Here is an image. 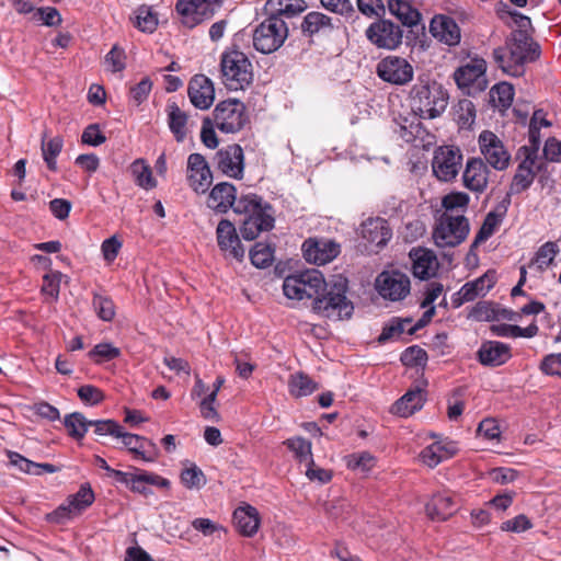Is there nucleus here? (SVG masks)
<instances>
[{
	"mask_svg": "<svg viewBox=\"0 0 561 561\" xmlns=\"http://www.w3.org/2000/svg\"><path fill=\"white\" fill-rule=\"evenodd\" d=\"M287 36L285 20L267 14L253 32V46L262 54H272L283 46Z\"/></svg>",
	"mask_w": 561,
	"mask_h": 561,
	"instance_id": "nucleus-6",
	"label": "nucleus"
},
{
	"mask_svg": "<svg viewBox=\"0 0 561 561\" xmlns=\"http://www.w3.org/2000/svg\"><path fill=\"white\" fill-rule=\"evenodd\" d=\"M214 163L222 174L241 180L244 175V153L238 144L220 148L214 157Z\"/></svg>",
	"mask_w": 561,
	"mask_h": 561,
	"instance_id": "nucleus-13",
	"label": "nucleus"
},
{
	"mask_svg": "<svg viewBox=\"0 0 561 561\" xmlns=\"http://www.w3.org/2000/svg\"><path fill=\"white\" fill-rule=\"evenodd\" d=\"M117 483L124 484L134 493H139L144 496L152 494L150 485L159 489H169L171 485L170 480L144 469L131 467L130 471H122L116 473Z\"/></svg>",
	"mask_w": 561,
	"mask_h": 561,
	"instance_id": "nucleus-8",
	"label": "nucleus"
},
{
	"mask_svg": "<svg viewBox=\"0 0 561 561\" xmlns=\"http://www.w3.org/2000/svg\"><path fill=\"white\" fill-rule=\"evenodd\" d=\"M541 49L533 35L512 32L504 47L493 50V59L503 72L519 77L524 73V65L539 59Z\"/></svg>",
	"mask_w": 561,
	"mask_h": 561,
	"instance_id": "nucleus-1",
	"label": "nucleus"
},
{
	"mask_svg": "<svg viewBox=\"0 0 561 561\" xmlns=\"http://www.w3.org/2000/svg\"><path fill=\"white\" fill-rule=\"evenodd\" d=\"M453 457V450L448 451L447 454H443V443L442 442H435L427 447H425L421 451V459L423 463L428 466L430 468H435L438 466L442 461L449 459Z\"/></svg>",
	"mask_w": 561,
	"mask_h": 561,
	"instance_id": "nucleus-51",
	"label": "nucleus"
},
{
	"mask_svg": "<svg viewBox=\"0 0 561 561\" xmlns=\"http://www.w3.org/2000/svg\"><path fill=\"white\" fill-rule=\"evenodd\" d=\"M237 197V188L232 183L219 182L210 190L207 207L217 214H226L232 209Z\"/></svg>",
	"mask_w": 561,
	"mask_h": 561,
	"instance_id": "nucleus-24",
	"label": "nucleus"
},
{
	"mask_svg": "<svg viewBox=\"0 0 561 561\" xmlns=\"http://www.w3.org/2000/svg\"><path fill=\"white\" fill-rule=\"evenodd\" d=\"M217 243L227 257L242 262L245 250L241 244L234 225L228 219H221L216 229Z\"/></svg>",
	"mask_w": 561,
	"mask_h": 561,
	"instance_id": "nucleus-18",
	"label": "nucleus"
},
{
	"mask_svg": "<svg viewBox=\"0 0 561 561\" xmlns=\"http://www.w3.org/2000/svg\"><path fill=\"white\" fill-rule=\"evenodd\" d=\"M430 32L439 42L456 46L459 44L461 35L460 27L456 21L444 14L435 15L430 23Z\"/></svg>",
	"mask_w": 561,
	"mask_h": 561,
	"instance_id": "nucleus-23",
	"label": "nucleus"
},
{
	"mask_svg": "<svg viewBox=\"0 0 561 561\" xmlns=\"http://www.w3.org/2000/svg\"><path fill=\"white\" fill-rule=\"evenodd\" d=\"M426 401V391L420 387L408 390L391 407V412L401 417H408L421 410Z\"/></svg>",
	"mask_w": 561,
	"mask_h": 561,
	"instance_id": "nucleus-28",
	"label": "nucleus"
},
{
	"mask_svg": "<svg viewBox=\"0 0 561 561\" xmlns=\"http://www.w3.org/2000/svg\"><path fill=\"white\" fill-rule=\"evenodd\" d=\"M559 247L553 241H547L543 243L536 252L535 262L538 264V267L543 270L550 266L559 253Z\"/></svg>",
	"mask_w": 561,
	"mask_h": 561,
	"instance_id": "nucleus-59",
	"label": "nucleus"
},
{
	"mask_svg": "<svg viewBox=\"0 0 561 561\" xmlns=\"http://www.w3.org/2000/svg\"><path fill=\"white\" fill-rule=\"evenodd\" d=\"M387 8L404 26L413 27L421 22V13L407 0H388Z\"/></svg>",
	"mask_w": 561,
	"mask_h": 561,
	"instance_id": "nucleus-35",
	"label": "nucleus"
},
{
	"mask_svg": "<svg viewBox=\"0 0 561 561\" xmlns=\"http://www.w3.org/2000/svg\"><path fill=\"white\" fill-rule=\"evenodd\" d=\"M94 492L89 483L81 484L77 493L67 497L68 506L79 516L94 502Z\"/></svg>",
	"mask_w": 561,
	"mask_h": 561,
	"instance_id": "nucleus-42",
	"label": "nucleus"
},
{
	"mask_svg": "<svg viewBox=\"0 0 561 561\" xmlns=\"http://www.w3.org/2000/svg\"><path fill=\"white\" fill-rule=\"evenodd\" d=\"M306 261L316 265H324L340 254V244L329 239L309 238L302 243Z\"/></svg>",
	"mask_w": 561,
	"mask_h": 561,
	"instance_id": "nucleus-17",
	"label": "nucleus"
},
{
	"mask_svg": "<svg viewBox=\"0 0 561 561\" xmlns=\"http://www.w3.org/2000/svg\"><path fill=\"white\" fill-rule=\"evenodd\" d=\"M191 103L199 110H208L215 100L213 81L205 75H195L187 89Z\"/></svg>",
	"mask_w": 561,
	"mask_h": 561,
	"instance_id": "nucleus-20",
	"label": "nucleus"
},
{
	"mask_svg": "<svg viewBox=\"0 0 561 561\" xmlns=\"http://www.w3.org/2000/svg\"><path fill=\"white\" fill-rule=\"evenodd\" d=\"M501 220L495 218L493 214H486L479 231L477 232L473 242L470 245L468 256L474 254V250L484 241H486L501 225Z\"/></svg>",
	"mask_w": 561,
	"mask_h": 561,
	"instance_id": "nucleus-48",
	"label": "nucleus"
},
{
	"mask_svg": "<svg viewBox=\"0 0 561 561\" xmlns=\"http://www.w3.org/2000/svg\"><path fill=\"white\" fill-rule=\"evenodd\" d=\"M287 448L295 454L300 462L314 465L311 453V443L304 437L297 436L288 438L284 442Z\"/></svg>",
	"mask_w": 561,
	"mask_h": 561,
	"instance_id": "nucleus-49",
	"label": "nucleus"
},
{
	"mask_svg": "<svg viewBox=\"0 0 561 561\" xmlns=\"http://www.w3.org/2000/svg\"><path fill=\"white\" fill-rule=\"evenodd\" d=\"M470 202V197L465 192H451L445 195L442 199V206L445 208L444 213L451 214L455 209L466 210Z\"/></svg>",
	"mask_w": 561,
	"mask_h": 561,
	"instance_id": "nucleus-62",
	"label": "nucleus"
},
{
	"mask_svg": "<svg viewBox=\"0 0 561 561\" xmlns=\"http://www.w3.org/2000/svg\"><path fill=\"white\" fill-rule=\"evenodd\" d=\"M461 162L462 153L458 147L444 146L435 151L432 169L438 180L448 182L457 176Z\"/></svg>",
	"mask_w": 561,
	"mask_h": 561,
	"instance_id": "nucleus-11",
	"label": "nucleus"
},
{
	"mask_svg": "<svg viewBox=\"0 0 561 561\" xmlns=\"http://www.w3.org/2000/svg\"><path fill=\"white\" fill-rule=\"evenodd\" d=\"M489 174V167L481 158H471L462 174L463 185L474 193H482L488 186Z\"/></svg>",
	"mask_w": 561,
	"mask_h": 561,
	"instance_id": "nucleus-21",
	"label": "nucleus"
},
{
	"mask_svg": "<svg viewBox=\"0 0 561 561\" xmlns=\"http://www.w3.org/2000/svg\"><path fill=\"white\" fill-rule=\"evenodd\" d=\"M62 276L58 271H50L43 276L41 294L44 302L51 305L58 300Z\"/></svg>",
	"mask_w": 561,
	"mask_h": 561,
	"instance_id": "nucleus-41",
	"label": "nucleus"
},
{
	"mask_svg": "<svg viewBox=\"0 0 561 561\" xmlns=\"http://www.w3.org/2000/svg\"><path fill=\"white\" fill-rule=\"evenodd\" d=\"M409 256L412 261V273L420 279H428L436 274L438 261L435 253L425 248H413Z\"/></svg>",
	"mask_w": 561,
	"mask_h": 561,
	"instance_id": "nucleus-25",
	"label": "nucleus"
},
{
	"mask_svg": "<svg viewBox=\"0 0 561 561\" xmlns=\"http://www.w3.org/2000/svg\"><path fill=\"white\" fill-rule=\"evenodd\" d=\"M130 172L138 186L146 190H151L156 187L157 182L152 176V171L150 167L145 163L144 160L138 159L134 161L130 165Z\"/></svg>",
	"mask_w": 561,
	"mask_h": 561,
	"instance_id": "nucleus-46",
	"label": "nucleus"
},
{
	"mask_svg": "<svg viewBox=\"0 0 561 561\" xmlns=\"http://www.w3.org/2000/svg\"><path fill=\"white\" fill-rule=\"evenodd\" d=\"M528 141L529 145L522 146L517 150L516 158H520L522 154H529L530 157L538 159V152L541 145V134L540 128L536 125L529 124Z\"/></svg>",
	"mask_w": 561,
	"mask_h": 561,
	"instance_id": "nucleus-57",
	"label": "nucleus"
},
{
	"mask_svg": "<svg viewBox=\"0 0 561 561\" xmlns=\"http://www.w3.org/2000/svg\"><path fill=\"white\" fill-rule=\"evenodd\" d=\"M205 5L202 0H178L175 10L181 15L182 23L193 28L210 18Z\"/></svg>",
	"mask_w": 561,
	"mask_h": 561,
	"instance_id": "nucleus-26",
	"label": "nucleus"
},
{
	"mask_svg": "<svg viewBox=\"0 0 561 561\" xmlns=\"http://www.w3.org/2000/svg\"><path fill=\"white\" fill-rule=\"evenodd\" d=\"M62 424L71 438L80 440L88 432L90 420L80 412H73L65 416Z\"/></svg>",
	"mask_w": 561,
	"mask_h": 561,
	"instance_id": "nucleus-44",
	"label": "nucleus"
},
{
	"mask_svg": "<svg viewBox=\"0 0 561 561\" xmlns=\"http://www.w3.org/2000/svg\"><path fill=\"white\" fill-rule=\"evenodd\" d=\"M358 11L368 19L382 18L386 14V5L382 0H357Z\"/></svg>",
	"mask_w": 561,
	"mask_h": 561,
	"instance_id": "nucleus-63",
	"label": "nucleus"
},
{
	"mask_svg": "<svg viewBox=\"0 0 561 561\" xmlns=\"http://www.w3.org/2000/svg\"><path fill=\"white\" fill-rule=\"evenodd\" d=\"M307 7L305 0H267L265 12L285 20L300 14Z\"/></svg>",
	"mask_w": 561,
	"mask_h": 561,
	"instance_id": "nucleus-33",
	"label": "nucleus"
},
{
	"mask_svg": "<svg viewBox=\"0 0 561 561\" xmlns=\"http://www.w3.org/2000/svg\"><path fill=\"white\" fill-rule=\"evenodd\" d=\"M320 3L325 10L340 14L352 23L360 20L350 0H320Z\"/></svg>",
	"mask_w": 561,
	"mask_h": 561,
	"instance_id": "nucleus-47",
	"label": "nucleus"
},
{
	"mask_svg": "<svg viewBox=\"0 0 561 561\" xmlns=\"http://www.w3.org/2000/svg\"><path fill=\"white\" fill-rule=\"evenodd\" d=\"M485 70V60L474 58L459 67L454 73V79L459 88H469L484 77Z\"/></svg>",
	"mask_w": 561,
	"mask_h": 561,
	"instance_id": "nucleus-32",
	"label": "nucleus"
},
{
	"mask_svg": "<svg viewBox=\"0 0 561 561\" xmlns=\"http://www.w3.org/2000/svg\"><path fill=\"white\" fill-rule=\"evenodd\" d=\"M493 282L489 278L488 274L477 278L473 282H468L462 285L463 295H467V299L473 301L478 296L484 295L491 287Z\"/></svg>",
	"mask_w": 561,
	"mask_h": 561,
	"instance_id": "nucleus-56",
	"label": "nucleus"
},
{
	"mask_svg": "<svg viewBox=\"0 0 561 561\" xmlns=\"http://www.w3.org/2000/svg\"><path fill=\"white\" fill-rule=\"evenodd\" d=\"M479 363L488 367H497L512 358L510 345L500 341H484L477 352Z\"/></svg>",
	"mask_w": 561,
	"mask_h": 561,
	"instance_id": "nucleus-22",
	"label": "nucleus"
},
{
	"mask_svg": "<svg viewBox=\"0 0 561 561\" xmlns=\"http://www.w3.org/2000/svg\"><path fill=\"white\" fill-rule=\"evenodd\" d=\"M344 462L348 470L367 476L376 467L377 459L369 451H359L346 455Z\"/></svg>",
	"mask_w": 561,
	"mask_h": 561,
	"instance_id": "nucleus-39",
	"label": "nucleus"
},
{
	"mask_svg": "<svg viewBox=\"0 0 561 561\" xmlns=\"http://www.w3.org/2000/svg\"><path fill=\"white\" fill-rule=\"evenodd\" d=\"M213 115L215 126L226 134L240 131L249 121L245 105L237 99L219 102Z\"/></svg>",
	"mask_w": 561,
	"mask_h": 561,
	"instance_id": "nucleus-7",
	"label": "nucleus"
},
{
	"mask_svg": "<svg viewBox=\"0 0 561 561\" xmlns=\"http://www.w3.org/2000/svg\"><path fill=\"white\" fill-rule=\"evenodd\" d=\"M78 397L85 405H98L105 399L103 391L93 385H83L78 388Z\"/></svg>",
	"mask_w": 561,
	"mask_h": 561,
	"instance_id": "nucleus-64",
	"label": "nucleus"
},
{
	"mask_svg": "<svg viewBox=\"0 0 561 561\" xmlns=\"http://www.w3.org/2000/svg\"><path fill=\"white\" fill-rule=\"evenodd\" d=\"M400 360L407 367H424L427 362V353L424 348L412 345L401 353Z\"/></svg>",
	"mask_w": 561,
	"mask_h": 561,
	"instance_id": "nucleus-55",
	"label": "nucleus"
},
{
	"mask_svg": "<svg viewBox=\"0 0 561 561\" xmlns=\"http://www.w3.org/2000/svg\"><path fill=\"white\" fill-rule=\"evenodd\" d=\"M134 26L145 33H153L158 26V16L152 7L142 4L135 11Z\"/></svg>",
	"mask_w": 561,
	"mask_h": 561,
	"instance_id": "nucleus-45",
	"label": "nucleus"
},
{
	"mask_svg": "<svg viewBox=\"0 0 561 561\" xmlns=\"http://www.w3.org/2000/svg\"><path fill=\"white\" fill-rule=\"evenodd\" d=\"M378 77L388 83L403 85L413 79V67L410 62L399 56H387L382 58L376 68Z\"/></svg>",
	"mask_w": 561,
	"mask_h": 561,
	"instance_id": "nucleus-12",
	"label": "nucleus"
},
{
	"mask_svg": "<svg viewBox=\"0 0 561 561\" xmlns=\"http://www.w3.org/2000/svg\"><path fill=\"white\" fill-rule=\"evenodd\" d=\"M274 217L272 211H264L252 216H247L243 220L240 232L243 239L252 241L263 231H270L274 227Z\"/></svg>",
	"mask_w": 561,
	"mask_h": 561,
	"instance_id": "nucleus-31",
	"label": "nucleus"
},
{
	"mask_svg": "<svg viewBox=\"0 0 561 561\" xmlns=\"http://www.w3.org/2000/svg\"><path fill=\"white\" fill-rule=\"evenodd\" d=\"M187 181L197 194H205L213 182V173L205 157L191 153L187 158Z\"/></svg>",
	"mask_w": 561,
	"mask_h": 561,
	"instance_id": "nucleus-16",
	"label": "nucleus"
},
{
	"mask_svg": "<svg viewBox=\"0 0 561 561\" xmlns=\"http://www.w3.org/2000/svg\"><path fill=\"white\" fill-rule=\"evenodd\" d=\"M362 237L367 242L381 248L391 239L392 232L386 219L368 218L362 224Z\"/></svg>",
	"mask_w": 561,
	"mask_h": 561,
	"instance_id": "nucleus-29",
	"label": "nucleus"
},
{
	"mask_svg": "<svg viewBox=\"0 0 561 561\" xmlns=\"http://www.w3.org/2000/svg\"><path fill=\"white\" fill-rule=\"evenodd\" d=\"M181 482L187 489H202L206 484V476L195 463H191L181 472Z\"/></svg>",
	"mask_w": 561,
	"mask_h": 561,
	"instance_id": "nucleus-54",
	"label": "nucleus"
},
{
	"mask_svg": "<svg viewBox=\"0 0 561 561\" xmlns=\"http://www.w3.org/2000/svg\"><path fill=\"white\" fill-rule=\"evenodd\" d=\"M289 393L296 398L306 397L311 394L318 389V383L314 382L308 375L297 373L291 375L288 381Z\"/></svg>",
	"mask_w": 561,
	"mask_h": 561,
	"instance_id": "nucleus-43",
	"label": "nucleus"
},
{
	"mask_svg": "<svg viewBox=\"0 0 561 561\" xmlns=\"http://www.w3.org/2000/svg\"><path fill=\"white\" fill-rule=\"evenodd\" d=\"M233 523L241 535L252 537L259 529V513L251 505L239 507L233 513Z\"/></svg>",
	"mask_w": 561,
	"mask_h": 561,
	"instance_id": "nucleus-34",
	"label": "nucleus"
},
{
	"mask_svg": "<svg viewBox=\"0 0 561 561\" xmlns=\"http://www.w3.org/2000/svg\"><path fill=\"white\" fill-rule=\"evenodd\" d=\"M478 144L484 162L497 171H504L511 163V153L503 140L491 130H483L478 137Z\"/></svg>",
	"mask_w": 561,
	"mask_h": 561,
	"instance_id": "nucleus-9",
	"label": "nucleus"
},
{
	"mask_svg": "<svg viewBox=\"0 0 561 561\" xmlns=\"http://www.w3.org/2000/svg\"><path fill=\"white\" fill-rule=\"evenodd\" d=\"M305 283L298 274L287 276L283 283L284 295L289 299L302 300L306 294Z\"/></svg>",
	"mask_w": 561,
	"mask_h": 561,
	"instance_id": "nucleus-58",
	"label": "nucleus"
},
{
	"mask_svg": "<svg viewBox=\"0 0 561 561\" xmlns=\"http://www.w3.org/2000/svg\"><path fill=\"white\" fill-rule=\"evenodd\" d=\"M253 66L245 53L236 44L227 47L220 56V78L229 91H244L253 82Z\"/></svg>",
	"mask_w": 561,
	"mask_h": 561,
	"instance_id": "nucleus-3",
	"label": "nucleus"
},
{
	"mask_svg": "<svg viewBox=\"0 0 561 561\" xmlns=\"http://www.w3.org/2000/svg\"><path fill=\"white\" fill-rule=\"evenodd\" d=\"M62 147L64 139L61 136H55L49 139H46L45 134L42 136V157L47 168L53 172L57 171V157L60 154Z\"/></svg>",
	"mask_w": 561,
	"mask_h": 561,
	"instance_id": "nucleus-38",
	"label": "nucleus"
},
{
	"mask_svg": "<svg viewBox=\"0 0 561 561\" xmlns=\"http://www.w3.org/2000/svg\"><path fill=\"white\" fill-rule=\"evenodd\" d=\"M232 209L237 214L252 216L264 211H272V206L263 202L261 196L250 193L241 195L239 198L236 197Z\"/></svg>",
	"mask_w": 561,
	"mask_h": 561,
	"instance_id": "nucleus-36",
	"label": "nucleus"
},
{
	"mask_svg": "<svg viewBox=\"0 0 561 561\" xmlns=\"http://www.w3.org/2000/svg\"><path fill=\"white\" fill-rule=\"evenodd\" d=\"M419 113H415L411 110L407 114H400L398 117H394L393 123L396 125L394 131L399 134V136L405 142H414L417 139L422 142L425 141V138L428 136V133L424 128Z\"/></svg>",
	"mask_w": 561,
	"mask_h": 561,
	"instance_id": "nucleus-19",
	"label": "nucleus"
},
{
	"mask_svg": "<svg viewBox=\"0 0 561 561\" xmlns=\"http://www.w3.org/2000/svg\"><path fill=\"white\" fill-rule=\"evenodd\" d=\"M457 508L453 495L438 493L426 503L425 513L431 520L444 522L453 516Z\"/></svg>",
	"mask_w": 561,
	"mask_h": 561,
	"instance_id": "nucleus-27",
	"label": "nucleus"
},
{
	"mask_svg": "<svg viewBox=\"0 0 561 561\" xmlns=\"http://www.w3.org/2000/svg\"><path fill=\"white\" fill-rule=\"evenodd\" d=\"M448 93L437 82L414 84L411 90V108L424 118H436L446 110Z\"/></svg>",
	"mask_w": 561,
	"mask_h": 561,
	"instance_id": "nucleus-4",
	"label": "nucleus"
},
{
	"mask_svg": "<svg viewBox=\"0 0 561 561\" xmlns=\"http://www.w3.org/2000/svg\"><path fill=\"white\" fill-rule=\"evenodd\" d=\"M470 225L467 217L443 213L433 230V239L438 248H455L468 237Z\"/></svg>",
	"mask_w": 561,
	"mask_h": 561,
	"instance_id": "nucleus-5",
	"label": "nucleus"
},
{
	"mask_svg": "<svg viewBox=\"0 0 561 561\" xmlns=\"http://www.w3.org/2000/svg\"><path fill=\"white\" fill-rule=\"evenodd\" d=\"M410 278L402 272H382L376 278V288L380 296L391 301L402 300L410 293Z\"/></svg>",
	"mask_w": 561,
	"mask_h": 561,
	"instance_id": "nucleus-14",
	"label": "nucleus"
},
{
	"mask_svg": "<svg viewBox=\"0 0 561 561\" xmlns=\"http://www.w3.org/2000/svg\"><path fill=\"white\" fill-rule=\"evenodd\" d=\"M332 18L319 12L311 11L307 13L300 24L301 34L305 37L312 38L316 35L328 34L334 30Z\"/></svg>",
	"mask_w": 561,
	"mask_h": 561,
	"instance_id": "nucleus-30",
	"label": "nucleus"
},
{
	"mask_svg": "<svg viewBox=\"0 0 561 561\" xmlns=\"http://www.w3.org/2000/svg\"><path fill=\"white\" fill-rule=\"evenodd\" d=\"M519 159L520 162L510 185V191L513 194L527 191L533 185L536 175L542 172L546 167V163L540 161L539 158H533L529 154H522Z\"/></svg>",
	"mask_w": 561,
	"mask_h": 561,
	"instance_id": "nucleus-15",
	"label": "nucleus"
},
{
	"mask_svg": "<svg viewBox=\"0 0 561 561\" xmlns=\"http://www.w3.org/2000/svg\"><path fill=\"white\" fill-rule=\"evenodd\" d=\"M365 35L377 48L394 50L402 43L403 32L399 25L382 16L366 28Z\"/></svg>",
	"mask_w": 561,
	"mask_h": 561,
	"instance_id": "nucleus-10",
	"label": "nucleus"
},
{
	"mask_svg": "<svg viewBox=\"0 0 561 561\" xmlns=\"http://www.w3.org/2000/svg\"><path fill=\"white\" fill-rule=\"evenodd\" d=\"M492 102L497 107L508 108L514 100V88L508 82H500L490 91Z\"/></svg>",
	"mask_w": 561,
	"mask_h": 561,
	"instance_id": "nucleus-52",
	"label": "nucleus"
},
{
	"mask_svg": "<svg viewBox=\"0 0 561 561\" xmlns=\"http://www.w3.org/2000/svg\"><path fill=\"white\" fill-rule=\"evenodd\" d=\"M299 277L305 283L306 294H304V299H313L316 301L327 284L322 273L318 270H308L299 273Z\"/></svg>",
	"mask_w": 561,
	"mask_h": 561,
	"instance_id": "nucleus-40",
	"label": "nucleus"
},
{
	"mask_svg": "<svg viewBox=\"0 0 561 561\" xmlns=\"http://www.w3.org/2000/svg\"><path fill=\"white\" fill-rule=\"evenodd\" d=\"M168 125L178 142L184 141L186 138L187 114L175 103H169L167 106Z\"/></svg>",
	"mask_w": 561,
	"mask_h": 561,
	"instance_id": "nucleus-37",
	"label": "nucleus"
},
{
	"mask_svg": "<svg viewBox=\"0 0 561 561\" xmlns=\"http://www.w3.org/2000/svg\"><path fill=\"white\" fill-rule=\"evenodd\" d=\"M251 263L257 268L268 267L274 260V249L263 242H256L250 250Z\"/></svg>",
	"mask_w": 561,
	"mask_h": 561,
	"instance_id": "nucleus-50",
	"label": "nucleus"
},
{
	"mask_svg": "<svg viewBox=\"0 0 561 561\" xmlns=\"http://www.w3.org/2000/svg\"><path fill=\"white\" fill-rule=\"evenodd\" d=\"M119 355V348L113 346L111 343H99L88 353V356L98 364L102 360L115 359Z\"/></svg>",
	"mask_w": 561,
	"mask_h": 561,
	"instance_id": "nucleus-61",
	"label": "nucleus"
},
{
	"mask_svg": "<svg viewBox=\"0 0 561 561\" xmlns=\"http://www.w3.org/2000/svg\"><path fill=\"white\" fill-rule=\"evenodd\" d=\"M92 306L96 316L106 322L115 317V305L111 297L93 293Z\"/></svg>",
	"mask_w": 561,
	"mask_h": 561,
	"instance_id": "nucleus-53",
	"label": "nucleus"
},
{
	"mask_svg": "<svg viewBox=\"0 0 561 561\" xmlns=\"http://www.w3.org/2000/svg\"><path fill=\"white\" fill-rule=\"evenodd\" d=\"M347 278L337 275L327 282L321 295L313 301V309L331 320H347L354 311L353 302L347 298Z\"/></svg>",
	"mask_w": 561,
	"mask_h": 561,
	"instance_id": "nucleus-2",
	"label": "nucleus"
},
{
	"mask_svg": "<svg viewBox=\"0 0 561 561\" xmlns=\"http://www.w3.org/2000/svg\"><path fill=\"white\" fill-rule=\"evenodd\" d=\"M496 305L490 301H479L471 309L469 318H472L476 321H496Z\"/></svg>",
	"mask_w": 561,
	"mask_h": 561,
	"instance_id": "nucleus-60",
	"label": "nucleus"
}]
</instances>
